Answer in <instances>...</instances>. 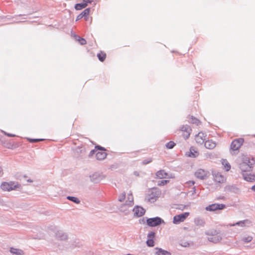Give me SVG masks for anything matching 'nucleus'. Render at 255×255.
Segmentation results:
<instances>
[{"label": "nucleus", "mask_w": 255, "mask_h": 255, "mask_svg": "<svg viewBox=\"0 0 255 255\" xmlns=\"http://www.w3.org/2000/svg\"><path fill=\"white\" fill-rule=\"evenodd\" d=\"M159 195V193L158 191H152V192L148 195L147 200L151 203L155 202L158 196Z\"/></svg>", "instance_id": "2eb2a0df"}, {"label": "nucleus", "mask_w": 255, "mask_h": 255, "mask_svg": "<svg viewBox=\"0 0 255 255\" xmlns=\"http://www.w3.org/2000/svg\"><path fill=\"white\" fill-rule=\"evenodd\" d=\"M244 142L243 138H238L234 140L231 144V149L233 151L238 150Z\"/></svg>", "instance_id": "1a4fd4ad"}, {"label": "nucleus", "mask_w": 255, "mask_h": 255, "mask_svg": "<svg viewBox=\"0 0 255 255\" xmlns=\"http://www.w3.org/2000/svg\"><path fill=\"white\" fill-rule=\"evenodd\" d=\"M90 11V8H88L85 9L83 11H82L80 14H79L76 19V21H78L81 19L82 17H87V16L89 15Z\"/></svg>", "instance_id": "412c9836"}, {"label": "nucleus", "mask_w": 255, "mask_h": 255, "mask_svg": "<svg viewBox=\"0 0 255 255\" xmlns=\"http://www.w3.org/2000/svg\"><path fill=\"white\" fill-rule=\"evenodd\" d=\"M251 189L254 191H255V185L253 186L251 188Z\"/></svg>", "instance_id": "3c124183"}, {"label": "nucleus", "mask_w": 255, "mask_h": 255, "mask_svg": "<svg viewBox=\"0 0 255 255\" xmlns=\"http://www.w3.org/2000/svg\"><path fill=\"white\" fill-rule=\"evenodd\" d=\"M237 163L242 171H251L255 164V157L243 155L237 159Z\"/></svg>", "instance_id": "f257e3e1"}, {"label": "nucleus", "mask_w": 255, "mask_h": 255, "mask_svg": "<svg viewBox=\"0 0 255 255\" xmlns=\"http://www.w3.org/2000/svg\"><path fill=\"white\" fill-rule=\"evenodd\" d=\"M4 134L5 135H7L9 137H14V136H15L14 134H10V133H6L5 132H4Z\"/></svg>", "instance_id": "c03bdc74"}, {"label": "nucleus", "mask_w": 255, "mask_h": 255, "mask_svg": "<svg viewBox=\"0 0 255 255\" xmlns=\"http://www.w3.org/2000/svg\"><path fill=\"white\" fill-rule=\"evenodd\" d=\"M126 199H127L126 195L125 192L123 193L121 195L119 196V201L122 202H123Z\"/></svg>", "instance_id": "f704fd0d"}, {"label": "nucleus", "mask_w": 255, "mask_h": 255, "mask_svg": "<svg viewBox=\"0 0 255 255\" xmlns=\"http://www.w3.org/2000/svg\"><path fill=\"white\" fill-rule=\"evenodd\" d=\"M252 240H253V237L250 236H248L247 237H244L242 238V241L245 243H249V242H251Z\"/></svg>", "instance_id": "2f4dec72"}, {"label": "nucleus", "mask_w": 255, "mask_h": 255, "mask_svg": "<svg viewBox=\"0 0 255 255\" xmlns=\"http://www.w3.org/2000/svg\"><path fill=\"white\" fill-rule=\"evenodd\" d=\"M97 57L100 61L103 62L106 58V54L105 53L101 52L97 54Z\"/></svg>", "instance_id": "7c9ffc66"}, {"label": "nucleus", "mask_w": 255, "mask_h": 255, "mask_svg": "<svg viewBox=\"0 0 255 255\" xmlns=\"http://www.w3.org/2000/svg\"><path fill=\"white\" fill-rule=\"evenodd\" d=\"M244 179L249 182H253L255 181V175L254 174L244 175Z\"/></svg>", "instance_id": "a878e982"}, {"label": "nucleus", "mask_w": 255, "mask_h": 255, "mask_svg": "<svg viewBox=\"0 0 255 255\" xmlns=\"http://www.w3.org/2000/svg\"><path fill=\"white\" fill-rule=\"evenodd\" d=\"M151 161H152V160L151 159H145L142 161V163L144 165H146L147 164L150 163L151 162Z\"/></svg>", "instance_id": "79ce46f5"}, {"label": "nucleus", "mask_w": 255, "mask_h": 255, "mask_svg": "<svg viewBox=\"0 0 255 255\" xmlns=\"http://www.w3.org/2000/svg\"><path fill=\"white\" fill-rule=\"evenodd\" d=\"M199 154L198 151L195 149V148L194 147H191L190 148V151L187 154V155L189 157L195 158L197 157Z\"/></svg>", "instance_id": "4be33fe9"}, {"label": "nucleus", "mask_w": 255, "mask_h": 255, "mask_svg": "<svg viewBox=\"0 0 255 255\" xmlns=\"http://www.w3.org/2000/svg\"><path fill=\"white\" fill-rule=\"evenodd\" d=\"M55 236L58 240L61 241L65 240L68 238L67 234L61 230L57 231L56 232Z\"/></svg>", "instance_id": "4468645a"}, {"label": "nucleus", "mask_w": 255, "mask_h": 255, "mask_svg": "<svg viewBox=\"0 0 255 255\" xmlns=\"http://www.w3.org/2000/svg\"><path fill=\"white\" fill-rule=\"evenodd\" d=\"M225 207V204L215 203L206 207L205 209L206 211L212 212L218 210H223Z\"/></svg>", "instance_id": "0eeeda50"}, {"label": "nucleus", "mask_w": 255, "mask_h": 255, "mask_svg": "<svg viewBox=\"0 0 255 255\" xmlns=\"http://www.w3.org/2000/svg\"><path fill=\"white\" fill-rule=\"evenodd\" d=\"M147 225L151 227L158 226L162 224H165V222L163 219L159 217L147 218L146 219Z\"/></svg>", "instance_id": "7ed1b4c3"}, {"label": "nucleus", "mask_w": 255, "mask_h": 255, "mask_svg": "<svg viewBox=\"0 0 255 255\" xmlns=\"http://www.w3.org/2000/svg\"><path fill=\"white\" fill-rule=\"evenodd\" d=\"M146 243L147 246L149 247H153L154 246V240H147Z\"/></svg>", "instance_id": "e433bc0d"}, {"label": "nucleus", "mask_w": 255, "mask_h": 255, "mask_svg": "<svg viewBox=\"0 0 255 255\" xmlns=\"http://www.w3.org/2000/svg\"><path fill=\"white\" fill-rule=\"evenodd\" d=\"M95 152H97V150H92L90 151V155H93L95 153Z\"/></svg>", "instance_id": "de8ad7c7"}, {"label": "nucleus", "mask_w": 255, "mask_h": 255, "mask_svg": "<svg viewBox=\"0 0 255 255\" xmlns=\"http://www.w3.org/2000/svg\"><path fill=\"white\" fill-rule=\"evenodd\" d=\"M27 181H28V182H32V181L31 180H30V179H28V180H27Z\"/></svg>", "instance_id": "5fc2aeb1"}, {"label": "nucleus", "mask_w": 255, "mask_h": 255, "mask_svg": "<svg viewBox=\"0 0 255 255\" xmlns=\"http://www.w3.org/2000/svg\"><path fill=\"white\" fill-rule=\"evenodd\" d=\"M169 181L168 180H161V181H159L158 183V185L159 186H163L166 184L167 183V182H168Z\"/></svg>", "instance_id": "58836bf2"}, {"label": "nucleus", "mask_w": 255, "mask_h": 255, "mask_svg": "<svg viewBox=\"0 0 255 255\" xmlns=\"http://www.w3.org/2000/svg\"><path fill=\"white\" fill-rule=\"evenodd\" d=\"M156 176L158 178L162 179L167 176V173L164 170H160L156 172Z\"/></svg>", "instance_id": "b1692460"}, {"label": "nucleus", "mask_w": 255, "mask_h": 255, "mask_svg": "<svg viewBox=\"0 0 255 255\" xmlns=\"http://www.w3.org/2000/svg\"><path fill=\"white\" fill-rule=\"evenodd\" d=\"M194 223L197 226L200 227H203L205 225V222L204 220L200 217H197L195 218Z\"/></svg>", "instance_id": "5701e85b"}, {"label": "nucleus", "mask_w": 255, "mask_h": 255, "mask_svg": "<svg viewBox=\"0 0 255 255\" xmlns=\"http://www.w3.org/2000/svg\"><path fill=\"white\" fill-rule=\"evenodd\" d=\"M188 122L195 124L198 126L200 124V121L197 118L193 117V116H189L188 118Z\"/></svg>", "instance_id": "393cba45"}, {"label": "nucleus", "mask_w": 255, "mask_h": 255, "mask_svg": "<svg viewBox=\"0 0 255 255\" xmlns=\"http://www.w3.org/2000/svg\"><path fill=\"white\" fill-rule=\"evenodd\" d=\"M67 199L75 203H76V204H79L80 202V201L79 200V199L75 197L69 196L67 197Z\"/></svg>", "instance_id": "c756f323"}, {"label": "nucleus", "mask_w": 255, "mask_h": 255, "mask_svg": "<svg viewBox=\"0 0 255 255\" xmlns=\"http://www.w3.org/2000/svg\"><path fill=\"white\" fill-rule=\"evenodd\" d=\"M95 148H97L99 150V151L97 150V152L96 153V158L98 160L104 159L107 156L105 148L99 145L95 146Z\"/></svg>", "instance_id": "6e6552de"}, {"label": "nucleus", "mask_w": 255, "mask_h": 255, "mask_svg": "<svg viewBox=\"0 0 255 255\" xmlns=\"http://www.w3.org/2000/svg\"><path fill=\"white\" fill-rule=\"evenodd\" d=\"M175 145V143L172 141H170L166 144V147L168 149H172Z\"/></svg>", "instance_id": "72a5a7b5"}, {"label": "nucleus", "mask_w": 255, "mask_h": 255, "mask_svg": "<svg viewBox=\"0 0 255 255\" xmlns=\"http://www.w3.org/2000/svg\"><path fill=\"white\" fill-rule=\"evenodd\" d=\"M87 6L86 2H83L80 3H77L75 5V8L76 10H81Z\"/></svg>", "instance_id": "cd10ccee"}, {"label": "nucleus", "mask_w": 255, "mask_h": 255, "mask_svg": "<svg viewBox=\"0 0 255 255\" xmlns=\"http://www.w3.org/2000/svg\"><path fill=\"white\" fill-rule=\"evenodd\" d=\"M192 192V194L193 195L196 193V189L195 187H193L192 190L191 191Z\"/></svg>", "instance_id": "a18cd8bd"}, {"label": "nucleus", "mask_w": 255, "mask_h": 255, "mask_svg": "<svg viewBox=\"0 0 255 255\" xmlns=\"http://www.w3.org/2000/svg\"><path fill=\"white\" fill-rule=\"evenodd\" d=\"M214 180L215 181L219 183H223L225 181L226 178L220 173H215L214 175Z\"/></svg>", "instance_id": "f3484780"}, {"label": "nucleus", "mask_w": 255, "mask_h": 255, "mask_svg": "<svg viewBox=\"0 0 255 255\" xmlns=\"http://www.w3.org/2000/svg\"><path fill=\"white\" fill-rule=\"evenodd\" d=\"M250 223V222L248 220H245L243 221H239L240 225L239 226H240L241 227H245L247 224H249Z\"/></svg>", "instance_id": "473e14b6"}, {"label": "nucleus", "mask_w": 255, "mask_h": 255, "mask_svg": "<svg viewBox=\"0 0 255 255\" xmlns=\"http://www.w3.org/2000/svg\"><path fill=\"white\" fill-rule=\"evenodd\" d=\"M222 163L226 171H228L231 169V165L226 159H222Z\"/></svg>", "instance_id": "bb28decb"}, {"label": "nucleus", "mask_w": 255, "mask_h": 255, "mask_svg": "<svg viewBox=\"0 0 255 255\" xmlns=\"http://www.w3.org/2000/svg\"><path fill=\"white\" fill-rule=\"evenodd\" d=\"M155 250L156 251L155 253V255H171V253L161 248L156 247Z\"/></svg>", "instance_id": "a211bd4d"}, {"label": "nucleus", "mask_w": 255, "mask_h": 255, "mask_svg": "<svg viewBox=\"0 0 255 255\" xmlns=\"http://www.w3.org/2000/svg\"><path fill=\"white\" fill-rule=\"evenodd\" d=\"M74 243L75 244L72 245V248H75L77 246H78V244H79V241L78 240H76L75 241H74Z\"/></svg>", "instance_id": "37998d69"}, {"label": "nucleus", "mask_w": 255, "mask_h": 255, "mask_svg": "<svg viewBox=\"0 0 255 255\" xmlns=\"http://www.w3.org/2000/svg\"><path fill=\"white\" fill-rule=\"evenodd\" d=\"M9 252L12 255H24L23 251L19 249L11 247L10 248Z\"/></svg>", "instance_id": "aec40b11"}, {"label": "nucleus", "mask_w": 255, "mask_h": 255, "mask_svg": "<svg viewBox=\"0 0 255 255\" xmlns=\"http://www.w3.org/2000/svg\"><path fill=\"white\" fill-rule=\"evenodd\" d=\"M27 139L30 142H36L39 141H43L44 139L43 138H27Z\"/></svg>", "instance_id": "4c0bfd02"}, {"label": "nucleus", "mask_w": 255, "mask_h": 255, "mask_svg": "<svg viewBox=\"0 0 255 255\" xmlns=\"http://www.w3.org/2000/svg\"><path fill=\"white\" fill-rule=\"evenodd\" d=\"M134 174L136 176H138V173L137 171H135V172H134Z\"/></svg>", "instance_id": "864d4df0"}, {"label": "nucleus", "mask_w": 255, "mask_h": 255, "mask_svg": "<svg viewBox=\"0 0 255 255\" xmlns=\"http://www.w3.org/2000/svg\"><path fill=\"white\" fill-rule=\"evenodd\" d=\"M223 239V235L220 233H218L213 237H208L207 240L214 244H217L220 242Z\"/></svg>", "instance_id": "f8f14e48"}, {"label": "nucleus", "mask_w": 255, "mask_h": 255, "mask_svg": "<svg viewBox=\"0 0 255 255\" xmlns=\"http://www.w3.org/2000/svg\"><path fill=\"white\" fill-rule=\"evenodd\" d=\"M189 215V213L188 212H185L184 213L176 215L173 217V223L174 224H179L181 222L184 221Z\"/></svg>", "instance_id": "423d86ee"}, {"label": "nucleus", "mask_w": 255, "mask_h": 255, "mask_svg": "<svg viewBox=\"0 0 255 255\" xmlns=\"http://www.w3.org/2000/svg\"><path fill=\"white\" fill-rule=\"evenodd\" d=\"M83 1H84V2H86L87 4L88 3H91L92 2V0H83Z\"/></svg>", "instance_id": "8fccbe9b"}, {"label": "nucleus", "mask_w": 255, "mask_h": 255, "mask_svg": "<svg viewBox=\"0 0 255 255\" xmlns=\"http://www.w3.org/2000/svg\"><path fill=\"white\" fill-rule=\"evenodd\" d=\"M19 184L13 182H3L0 185L1 189L3 191H9L19 187Z\"/></svg>", "instance_id": "20e7f679"}, {"label": "nucleus", "mask_w": 255, "mask_h": 255, "mask_svg": "<svg viewBox=\"0 0 255 255\" xmlns=\"http://www.w3.org/2000/svg\"><path fill=\"white\" fill-rule=\"evenodd\" d=\"M3 174V170L1 167L0 166V177Z\"/></svg>", "instance_id": "09e8293b"}, {"label": "nucleus", "mask_w": 255, "mask_h": 255, "mask_svg": "<svg viewBox=\"0 0 255 255\" xmlns=\"http://www.w3.org/2000/svg\"><path fill=\"white\" fill-rule=\"evenodd\" d=\"M90 180L92 182L97 183L106 178V176L101 172H95L90 176Z\"/></svg>", "instance_id": "39448f33"}, {"label": "nucleus", "mask_w": 255, "mask_h": 255, "mask_svg": "<svg viewBox=\"0 0 255 255\" xmlns=\"http://www.w3.org/2000/svg\"><path fill=\"white\" fill-rule=\"evenodd\" d=\"M180 245L183 247H187L189 246V243L187 242H183L180 244Z\"/></svg>", "instance_id": "a19ab883"}, {"label": "nucleus", "mask_w": 255, "mask_h": 255, "mask_svg": "<svg viewBox=\"0 0 255 255\" xmlns=\"http://www.w3.org/2000/svg\"><path fill=\"white\" fill-rule=\"evenodd\" d=\"M195 175L199 179H204L207 176V171L202 169H198L195 172Z\"/></svg>", "instance_id": "ddd939ff"}, {"label": "nucleus", "mask_w": 255, "mask_h": 255, "mask_svg": "<svg viewBox=\"0 0 255 255\" xmlns=\"http://www.w3.org/2000/svg\"><path fill=\"white\" fill-rule=\"evenodd\" d=\"M132 212L134 217H140L144 215L145 210L142 207L137 205L132 209Z\"/></svg>", "instance_id": "9d476101"}, {"label": "nucleus", "mask_w": 255, "mask_h": 255, "mask_svg": "<svg viewBox=\"0 0 255 255\" xmlns=\"http://www.w3.org/2000/svg\"><path fill=\"white\" fill-rule=\"evenodd\" d=\"M204 145L206 148L212 149L216 147V143L212 140H208L205 141Z\"/></svg>", "instance_id": "6ab92c4d"}, {"label": "nucleus", "mask_w": 255, "mask_h": 255, "mask_svg": "<svg viewBox=\"0 0 255 255\" xmlns=\"http://www.w3.org/2000/svg\"><path fill=\"white\" fill-rule=\"evenodd\" d=\"M189 184H190V183H191L192 185H194V183H195V182H194V181H190L189 182Z\"/></svg>", "instance_id": "603ef678"}, {"label": "nucleus", "mask_w": 255, "mask_h": 255, "mask_svg": "<svg viewBox=\"0 0 255 255\" xmlns=\"http://www.w3.org/2000/svg\"><path fill=\"white\" fill-rule=\"evenodd\" d=\"M240 225L239 224V222H236V223L235 224H230V226L231 227H232V226H236V225H238L239 226Z\"/></svg>", "instance_id": "49530a36"}, {"label": "nucleus", "mask_w": 255, "mask_h": 255, "mask_svg": "<svg viewBox=\"0 0 255 255\" xmlns=\"http://www.w3.org/2000/svg\"><path fill=\"white\" fill-rule=\"evenodd\" d=\"M77 40L79 41L81 45H84L86 43V41L85 39L78 37Z\"/></svg>", "instance_id": "ea45409f"}, {"label": "nucleus", "mask_w": 255, "mask_h": 255, "mask_svg": "<svg viewBox=\"0 0 255 255\" xmlns=\"http://www.w3.org/2000/svg\"><path fill=\"white\" fill-rule=\"evenodd\" d=\"M207 135L202 132H199L195 137L196 142L200 144H202L205 143Z\"/></svg>", "instance_id": "9b49d317"}, {"label": "nucleus", "mask_w": 255, "mask_h": 255, "mask_svg": "<svg viewBox=\"0 0 255 255\" xmlns=\"http://www.w3.org/2000/svg\"><path fill=\"white\" fill-rule=\"evenodd\" d=\"M181 130L185 133L184 134V138L187 139L189 137L191 129L188 125H183L181 128Z\"/></svg>", "instance_id": "dca6fc26"}, {"label": "nucleus", "mask_w": 255, "mask_h": 255, "mask_svg": "<svg viewBox=\"0 0 255 255\" xmlns=\"http://www.w3.org/2000/svg\"><path fill=\"white\" fill-rule=\"evenodd\" d=\"M219 232V231L216 230H213L206 232L205 235L208 236L209 237H213Z\"/></svg>", "instance_id": "c85d7f7f"}, {"label": "nucleus", "mask_w": 255, "mask_h": 255, "mask_svg": "<svg viewBox=\"0 0 255 255\" xmlns=\"http://www.w3.org/2000/svg\"><path fill=\"white\" fill-rule=\"evenodd\" d=\"M155 233L153 232H150L147 234V240H154L155 238Z\"/></svg>", "instance_id": "c9c22d12"}, {"label": "nucleus", "mask_w": 255, "mask_h": 255, "mask_svg": "<svg viewBox=\"0 0 255 255\" xmlns=\"http://www.w3.org/2000/svg\"><path fill=\"white\" fill-rule=\"evenodd\" d=\"M134 205L133 197L130 191L127 195V199L125 203L122 204L119 207V211L128 215L131 211V208Z\"/></svg>", "instance_id": "f03ea898"}]
</instances>
